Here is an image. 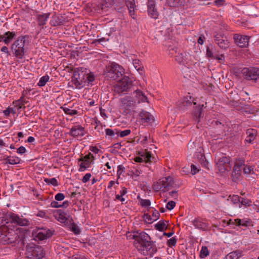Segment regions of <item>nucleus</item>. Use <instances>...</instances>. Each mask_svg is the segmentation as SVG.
<instances>
[{
    "instance_id": "obj_1",
    "label": "nucleus",
    "mask_w": 259,
    "mask_h": 259,
    "mask_svg": "<svg viewBox=\"0 0 259 259\" xmlns=\"http://www.w3.org/2000/svg\"><path fill=\"white\" fill-rule=\"evenodd\" d=\"M134 245L138 250L144 255H152L157 251V248L151 241L150 236L145 232H141L138 235H133Z\"/></svg>"
},
{
    "instance_id": "obj_2",
    "label": "nucleus",
    "mask_w": 259,
    "mask_h": 259,
    "mask_svg": "<svg viewBox=\"0 0 259 259\" xmlns=\"http://www.w3.org/2000/svg\"><path fill=\"white\" fill-rule=\"evenodd\" d=\"M19 238L18 233L14 230H9L4 225L0 226V243L3 244L15 243Z\"/></svg>"
},
{
    "instance_id": "obj_3",
    "label": "nucleus",
    "mask_w": 259,
    "mask_h": 259,
    "mask_svg": "<svg viewBox=\"0 0 259 259\" xmlns=\"http://www.w3.org/2000/svg\"><path fill=\"white\" fill-rule=\"evenodd\" d=\"M25 37L26 36H19L11 47L14 56L19 59H23L26 51L25 48Z\"/></svg>"
},
{
    "instance_id": "obj_4",
    "label": "nucleus",
    "mask_w": 259,
    "mask_h": 259,
    "mask_svg": "<svg viewBox=\"0 0 259 259\" xmlns=\"http://www.w3.org/2000/svg\"><path fill=\"white\" fill-rule=\"evenodd\" d=\"M124 73V69L121 66L115 62H112L107 68L105 75L108 78L117 80L121 77Z\"/></svg>"
},
{
    "instance_id": "obj_5",
    "label": "nucleus",
    "mask_w": 259,
    "mask_h": 259,
    "mask_svg": "<svg viewBox=\"0 0 259 259\" xmlns=\"http://www.w3.org/2000/svg\"><path fill=\"white\" fill-rule=\"evenodd\" d=\"M133 81L127 76H124L114 86V92L119 94L129 92L132 87Z\"/></svg>"
},
{
    "instance_id": "obj_6",
    "label": "nucleus",
    "mask_w": 259,
    "mask_h": 259,
    "mask_svg": "<svg viewBox=\"0 0 259 259\" xmlns=\"http://www.w3.org/2000/svg\"><path fill=\"white\" fill-rule=\"evenodd\" d=\"M216 167L221 175L226 174L231 168L230 158L226 156L218 157L216 161Z\"/></svg>"
},
{
    "instance_id": "obj_7",
    "label": "nucleus",
    "mask_w": 259,
    "mask_h": 259,
    "mask_svg": "<svg viewBox=\"0 0 259 259\" xmlns=\"http://www.w3.org/2000/svg\"><path fill=\"white\" fill-rule=\"evenodd\" d=\"M173 184L172 178L167 177L159 179L153 185V188L155 191H158L160 190L165 191L169 190L172 187Z\"/></svg>"
},
{
    "instance_id": "obj_8",
    "label": "nucleus",
    "mask_w": 259,
    "mask_h": 259,
    "mask_svg": "<svg viewBox=\"0 0 259 259\" xmlns=\"http://www.w3.org/2000/svg\"><path fill=\"white\" fill-rule=\"evenodd\" d=\"M28 256L31 259H41L45 255L43 248L38 245L32 244L27 246Z\"/></svg>"
},
{
    "instance_id": "obj_9",
    "label": "nucleus",
    "mask_w": 259,
    "mask_h": 259,
    "mask_svg": "<svg viewBox=\"0 0 259 259\" xmlns=\"http://www.w3.org/2000/svg\"><path fill=\"white\" fill-rule=\"evenodd\" d=\"M243 77L248 80H256L259 78V68H244L241 71Z\"/></svg>"
},
{
    "instance_id": "obj_10",
    "label": "nucleus",
    "mask_w": 259,
    "mask_h": 259,
    "mask_svg": "<svg viewBox=\"0 0 259 259\" xmlns=\"http://www.w3.org/2000/svg\"><path fill=\"white\" fill-rule=\"evenodd\" d=\"M214 41L222 50H227L230 46V43L227 36L224 34L216 33L214 35Z\"/></svg>"
},
{
    "instance_id": "obj_11",
    "label": "nucleus",
    "mask_w": 259,
    "mask_h": 259,
    "mask_svg": "<svg viewBox=\"0 0 259 259\" xmlns=\"http://www.w3.org/2000/svg\"><path fill=\"white\" fill-rule=\"evenodd\" d=\"M136 104V101L131 97H125L122 99L121 109L124 110L125 114L130 112Z\"/></svg>"
},
{
    "instance_id": "obj_12",
    "label": "nucleus",
    "mask_w": 259,
    "mask_h": 259,
    "mask_svg": "<svg viewBox=\"0 0 259 259\" xmlns=\"http://www.w3.org/2000/svg\"><path fill=\"white\" fill-rule=\"evenodd\" d=\"M235 43L240 48L246 47L248 45L249 37L246 35H242L238 34L234 35Z\"/></svg>"
},
{
    "instance_id": "obj_13",
    "label": "nucleus",
    "mask_w": 259,
    "mask_h": 259,
    "mask_svg": "<svg viewBox=\"0 0 259 259\" xmlns=\"http://www.w3.org/2000/svg\"><path fill=\"white\" fill-rule=\"evenodd\" d=\"M94 156L91 153L84 156L79 160L82 161V162L80 164V168L79 170L82 171L85 170L86 168L90 167L91 161L93 159Z\"/></svg>"
},
{
    "instance_id": "obj_14",
    "label": "nucleus",
    "mask_w": 259,
    "mask_h": 259,
    "mask_svg": "<svg viewBox=\"0 0 259 259\" xmlns=\"http://www.w3.org/2000/svg\"><path fill=\"white\" fill-rule=\"evenodd\" d=\"M156 4L154 1H148L147 7L149 15L152 18L157 19L159 16L158 12L155 8Z\"/></svg>"
},
{
    "instance_id": "obj_15",
    "label": "nucleus",
    "mask_w": 259,
    "mask_h": 259,
    "mask_svg": "<svg viewBox=\"0 0 259 259\" xmlns=\"http://www.w3.org/2000/svg\"><path fill=\"white\" fill-rule=\"evenodd\" d=\"M53 232L50 229H39L37 231L36 237L39 240H43L52 236Z\"/></svg>"
},
{
    "instance_id": "obj_16",
    "label": "nucleus",
    "mask_w": 259,
    "mask_h": 259,
    "mask_svg": "<svg viewBox=\"0 0 259 259\" xmlns=\"http://www.w3.org/2000/svg\"><path fill=\"white\" fill-rule=\"evenodd\" d=\"M196 156L202 165L206 168L208 167V162L204 156V151L203 147H199L196 152Z\"/></svg>"
},
{
    "instance_id": "obj_17",
    "label": "nucleus",
    "mask_w": 259,
    "mask_h": 259,
    "mask_svg": "<svg viewBox=\"0 0 259 259\" xmlns=\"http://www.w3.org/2000/svg\"><path fill=\"white\" fill-rule=\"evenodd\" d=\"M84 128L80 125H76L72 126L69 131V135L72 137H82L84 135Z\"/></svg>"
},
{
    "instance_id": "obj_18",
    "label": "nucleus",
    "mask_w": 259,
    "mask_h": 259,
    "mask_svg": "<svg viewBox=\"0 0 259 259\" xmlns=\"http://www.w3.org/2000/svg\"><path fill=\"white\" fill-rule=\"evenodd\" d=\"M214 126L216 132L219 135H226V133L229 131V127L228 124L218 120L215 121Z\"/></svg>"
},
{
    "instance_id": "obj_19",
    "label": "nucleus",
    "mask_w": 259,
    "mask_h": 259,
    "mask_svg": "<svg viewBox=\"0 0 259 259\" xmlns=\"http://www.w3.org/2000/svg\"><path fill=\"white\" fill-rule=\"evenodd\" d=\"M192 103L196 105V103L194 101L192 102L191 97H187L183 99L182 101L179 104V108L180 110L184 111L187 108L191 107Z\"/></svg>"
},
{
    "instance_id": "obj_20",
    "label": "nucleus",
    "mask_w": 259,
    "mask_h": 259,
    "mask_svg": "<svg viewBox=\"0 0 259 259\" xmlns=\"http://www.w3.org/2000/svg\"><path fill=\"white\" fill-rule=\"evenodd\" d=\"M140 116L143 123H151L154 120L153 116L146 111H142L140 113Z\"/></svg>"
},
{
    "instance_id": "obj_21",
    "label": "nucleus",
    "mask_w": 259,
    "mask_h": 259,
    "mask_svg": "<svg viewBox=\"0 0 259 259\" xmlns=\"http://www.w3.org/2000/svg\"><path fill=\"white\" fill-rule=\"evenodd\" d=\"M141 157H137L135 158L134 160L137 162H141L145 161L148 162L150 161L151 157V154L148 152H139L138 153Z\"/></svg>"
},
{
    "instance_id": "obj_22",
    "label": "nucleus",
    "mask_w": 259,
    "mask_h": 259,
    "mask_svg": "<svg viewBox=\"0 0 259 259\" xmlns=\"http://www.w3.org/2000/svg\"><path fill=\"white\" fill-rule=\"evenodd\" d=\"M133 96L135 98L138 103L148 102L147 97L141 90H136L134 91Z\"/></svg>"
},
{
    "instance_id": "obj_23",
    "label": "nucleus",
    "mask_w": 259,
    "mask_h": 259,
    "mask_svg": "<svg viewBox=\"0 0 259 259\" xmlns=\"http://www.w3.org/2000/svg\"><path fill=\"white\" fill-rule=\"evenodd\" d=\"M246 134L247 135L245 141L248 144H252V142L255 139L257 136V131L253 128L247 129L246 131Z\"/></svg>"
},
{
    "instance_id": "obj_24",
    "label": "nucleus",
    "mask_w": 259,
    "mask_h": 259,
    "mask_svg": "<svg viewBox=\"0 0 259 259\" xmlns=\"http://www.w3.org/2000/svg\"><path fill=\"white\" fill-rule=\"evenodd\" d=\"M64 23V18L63 16H58L56 15H53L51 20H50V24L52 26H57L63 25Z\"/></svg>"
},
{
    "instance_id": "obj_25",
    "label": "nucleus",
    "mask_w": 259,
    "mask_h": 259,
    "mask_svg": "<svg viewBox=\"0 0 259 259\" xmlns=\"http://www.w3.org/2000/svg\"><path fill=\"white\" fill-rule=\"evenodd\" d=\"M50 15V13L37 15L36 19L38 25L40 26H43L45 25L46 24Z\"/></svg>"
},
{
    "instance_id": "obj_26",
    "label": "nucleus",
    "mask_w": 259,
    "mask_h": 259,
    "mask_svg": "<svg viewBox=\"0 0 259 259\" xmlns=\"http://www.w3.org/2000/svg\"><path fill=\"white\" fill-rule=\"evenodd\" d=\"M16 36V32L14 31H7L3 34V42L6 45H8Z\"/></svg>"
},
{
    "instance_id": "obj_27",
    "label": "nucleus",
    "mask_w": 259,
    "mask_h": 259,
    "mask_svg": "<svg viewBox=\"0 0 259 259\" xmlns=\"http://www.w3.org/2000/svg\"><path fill=\"white\" fill-rule=\"evenodd\" d=\"M125 4L129 11L130 16L135 15V8L136 7L135 0H125Z\"/></svg>"
},
{
    "instance_id": "obj_28",
    "label": "nucleus",
    "mask_w": 259,
    "mask_h": 259,
    "mask_svg": "<svg viewBox=\"0 0 259 259\" xmlns=\"http://www.w3.org/2000/svg\"><path fill=\"white\" fill-rule=\"evenodd\" d=\"M11 219L13 222L17 223L20 226L27 225L28 222L26 219L20 218L19 217L15 214H13L11 215Z\"/></svg>"
},
{
    "instance_id": "obj_29",
    "label": "nucleus",
    "mask_w": 259,
    "mask_h": 259,
    "mask_svg": "<svg viewBox=\"0 0 259 259\" xmlns=\"http://www.w3.org/2000/svg\"><path fill=\"white\" fill-rule=\"evenodd\" d=\"M193 225L198 229L202 230H206L208 229V225L204 222H201L198 219H195L193 221Z\"/></svg>"
},
{
    "instance_id": "obj_30",
    "label": "nucleus",
    "mask_w": 259,
    "mask_h": 259,
    "mask_svg": "<svg viewBox=\"0 0 259 259\" xmlns=\"http://www.w3.org/2000/svg\"><path fill=\"white\" fill-rule=\"evenodd\" d=\"M241 172V168L238 166H234L233 169L232 174V180L233 181L236 182L239 180Z\"/></svg>"
},
{
    "instance_id": "obj_31",
    "label": "nucleus",
    "mask_w": 259,
    "mask_h": 259,
    "mask_svg": "<svg viewBox=\"0 0 259 259\" xmlns=\"http://www.w3.org/2000/svg\"><path fill=\"white\" fill-rule=\"evenodd\" d=\"M25 102L24 97H22L20 99L13 102L14 108L16 109V111L19 110L22 108H25L24 106Z\"/></svg>"
},
{
    "instance_id": "obj_32",
    "label": "nucleus",
    "mask_w": 259,
    "mask_h": 259,
    "mask_svg": "<svg viewBox=\"0 0 259 259\" xmlns=\"http://www.w3.org/2000/svg\"><path fill=\"white\" fill-rule=\"evenodd\" d=\"M56 219L61 223L65 222L67 219L65 217V213L61 210H58L55 212L54 214Z\"/></svg>"
},
{
    "instance_id": "obj_33",
    "label": "nucleus",
    "mask_w": 259,
    "mask_h": 259,
    "mask_svg": "<svg viewBox=\"0 0 259 259\" xmlns=\"http://www.w3.org/2000/svg\"><path fill=\"white\" fill-rule=\"evenodd\" d=\"M242 255V251L239 250L233 251L226 256L225 259H238Z\"/></svg>"
},
{
    "instance_id": "obj_34",
    "label": "nucleus",
    "mask_w": 259,
    "mask_h": 259,
    "mask_svg": "<svg viewBox=\"0 0 259 259\" xmlns=\"http://www.w3.org/2000/svg\"><path fill=\"white\" fill-rule=\"evenodd\" d=\"M133 65L136 69L139 72L143 71V66H142L141 61L138 59H135L133 62Z\"/></svg>"
},
{
    "instance_id": "obj_35",
    "label": "nucleus",
    "mask_w": 259,
    "mask_h": 259,
    "mask_svg": "<svg viewBox=\"0 0 259 259\" xmlns=\"http://www.w3.org/2000/svg\"><path fill=\"white\" fill-rule=\"evenodd\" d=\"M203 107V105H199L195 109L194 116L196 118V120L198 119L201 117Z\"/></svg>"
},
{
    "instance_id": "obj_36",
    "label": "nucleus",
    "mask_w": 259,
    "mask_h": 259,
    "mask_svg": "<svg viewBox=\"0 0 259 259\" xmlns=\"http://www.w3.org/2000/svg\"><path fill=\"white\" fill-rule=\"evenodd\" d=\"M155 228L159 231H163L166 229L167 226L163 221H160L155 225Z\"/></svg>"
},
{
    "instance_id": "obj_37",
    "label": "nucleus",
    "mask_w": 259,
    "mask_h": 259,
    "mask_svg": "<svg viewBox=\"0 0 259 259\" xmlns=\"http://www.w3.org/2000/svg\"><path fill=\"white\" fill-rule=\"evenodd\" d=\"M49 78H50V77L48 75L42 76L40 78L38 82L37 83V85L39 87L45 86L46 85V83L49 81Z\"/></svg>"
},
{
    "instance_id": "obj_38",
    "label": "nucleus",
    "mask_w": 259,
    "mask_h": 259,
    "mask_svg": "<svg viewBox=\"0 0 259 259\" xmlns=\"http://www.w3.org/2000/svg\"><path fill=\"white\" fill-rule=\"evenodd\" d=\"M131 133V131L130 130H125L124 131H118L116 130V134L117 136H120V137H124L130 134Z\"/></svg>"
},
{
    "instance_id": "obj_39",
    "label": "nucleus",
    "mask_w": 259,
    "mask_h": 259,
    "mask_svg": "<svg viewBox=\"0 0 259 259\" xmlns=\"http://www.w3.org/2000/svg\"><path fill=\"white\" fill-rule=\"evenodd\" d=\"M16 109L14 107H9L6 110L3 111V113L5 116H9L10 113L15 114L16 113Z\"/></svg>"
},
{
    "instance_id": "obj_40",
    "label": "nucleus",
    "mask_w": 259,
    "mask_h": 259,
    "mask_svg": "<svg viewBox=\"0 0 259 259\" xmlns=\"http://www.w3.org/2000/svg\"><path fill=\"white\" fill-rule=\"evenodd\" d=\"M20 160L18 158L8 157L6 159V163L15 164L19 163Z\"/></svg>"
},
{
    "instance_id": "obj_41",
    "label": "nucleus",
    "mask_w": 259,
    "mask_h": 259,
    "mask_svg": "<svg viewBox=\"0 0 259 259\" xmlns=\"http://www.w3.org/2000/svg\"><path fill=\"white\" fill-rule=\"evenodd\" d=\"M214 47L212 45L210 46V47H208L206 49V55L209 58H215V56L213 55V50Z\"/></svg>"
},
{
    "instance_id": "obj_42",
    "label": "nucleus",
    "mask_w": 259,
    "mask_h": 259,
    "mask_svg": "<svg viewBox=\"0 0 259 259\" xmlns=\"http://www.w3.org/2000/svg\"><path fill=\"white\" fill-rule=\"evenodd\" d=\"M209 255V251L206 246H202L200 251V256L201 258H204Z\"/></svg>"
},
{
    "instance_id": "obj_43",
    "label": "nucleus",
    "mask_w": 259,
    "mask_h": 259,
    "mask_svg": "<svg viewBox=\"0 0 259 259\" xmlns=\"http://www.w3.org/2000/svg\"><path fill=\"white\" fill-rule=\"evenodd\" d=\"M45 181L48 184H52L53 186H57L58 185V181L56 178H53L52 179H47L46 178L45 179Z\"/></svg>"
},
{
    "instance_id": "obj_44",
    "label": "nucleus",
    "mask_w": 259,
    "mask_h": 259,
    "mask_svg": "<svg viewBox=\"0 0 259 259\" xmlns=\"http://www.w3.org/2000/svg\"><path fill=\"white\" fill-rule=\"evenodd\" d=\"M253 167L250 165H246L243 167V171L245 174L253 173Z\"/></svg>"
},
{
    "instance_id": "obj_45",
    "label": "nucleus",
    "mask_w": 259,
    "mask_h": 259,
    "mask_svg": "<svg viewBox=\"0 0 259 259\" xmlns=\"http://www.w3.org/2000/svg\"><path fill=\"white\" fill-rule=\"evenodd\" d=\"M81 76H83L84 74H83V72L80 73V72L78 70H74L73 73V78L74 79H81Z\"/></svg>"
},
{
    "instance_id": "obj_46",
    "label": "nucleus",
    "mask_w": 259,
    "mask_h": 259,
    "mask_svg": "<svg viewBox=\"0 0 259 259\" xmlns=\"http://www.w3.org/2000/svg\"><path fill=\"white\" fill-rule=\"evenodd\" d=\"M105 132H106V136H109L111 137L116 138L115 135L116 134V133L114 130L110 129V128H107L105 130Z\"/></svg>"
},
{
    "instance_id": "obj_47",
    "label": "nucleus",
    "mask_w": 259,
    "mask_h": 259,
    "mask_svg": "<svg viewBox=\"0 0 259 259\" xmlns=\"http://www.w3.org/2000/svg\"><path fill=\"white\" fill-rule=\"evenodd\" d=\"M87 80L88 83H92L95 80V76L93 73L91 72L86 75Z\"/></svg>"
},
{
    "instance_id": "obj_48",
    "label": "nucleus",
    "mask_w": 259,
    "mask_h": 259,
    "mask_svg": "<svg viewBox=\"0 0 259 259\" xmlns=\"http://www.w3.org/2000/svg\"><path fill=\"white\" fill-rule=\"evenodd\" d=\"M177 240L176 237H172L167 241V245L169 247L175 246Z\"/></svg>"
},
{
    "instance_id": "obj_49",
    "label": "nucleus",
    "mask_w": 259,
    "mask_h": 259,
    "mask_svg": "<svg viewBox=\"0 0 259 259\" xmlns=\"http://www.w3.org/2000/svg\"><path fill=\"white\" fill-rule=\"evenodd\" d=\"M231 200L233 203L238 204L240 202L241 198L238 195H234L232 197Z\"/></svg>"
},
{
    "instance_id": "obj_50",
    "label": "nucleus",
    "mask_w": 259,
    "mask_h": 259,
    "mask_svg": "<svg viewBox=\"0 0 259 259\" xmlns=\"http://www.w3.org/2000/svg\"><path fill=\"white\" fill-rule=\"evenodd\" d=\"M252 222L250 220H249V219L242 220V226L248 227V226H252Z\"/></svg>"
},
{
    "instance_id": "obj_51",
    "label": "nucleus",
    "mask_w": 259,
    "mask_h": 259,
    "mask_svg": "<svg viewBox=\"0 0 259 259\" xmlns=\"http://www.w3.org/2000/svg\"><path fill=\"white\" fill-rule=\"evenodd\" d=\"M141 205L144 207H148L150 205V201L148 199H141L140 201Z\"/></svg>"
},
{
    "instance_id": "obj_52",
    "label": "nucleus",
    "mask_w": 259,
    "mask_h": 259,
    "mask_svg": "<svg viewBox=\"0 0 259 259\" xmlns=\"http://www.w3.org/2000/svg\"><path fill=\"white\" fill-rule=\"evenodd\" d=\"M176 206V202L174 201H169L166 204V208L169 210H172Z\"/></svg>"
},
{
    "instance_id": "obj_53",
    "label": "nucleus",
    "mask_w": 259,
    "mask_h": 259,
    "mask_svg": "<svg viewBox=\"0 0 259 259\" xmlns=\"http://www.w3.org/2000/svg\"><path fill=\"white\" fill-rule=\"evenodd\" d=\"M72 82L74 83L76 87H79L82 84V80L80 79H72Z\"/></svg>"
},
{
    "instance_id": "obj_54",
    "label": "nucleus",
    "mask_w": 259,
    "mask_h": 259,
    "mask_svg": "<svg viewBox=\"0 0 259 259\" xmlns=\"http://www.w3.org/2000/svg\"><path fill=\"white\" fill-rule=\"evenodd\" d=\"M55 198L57 201H61L64 199L65 196L63 193H59L56 195Z\"/></svg>"
},
{
    "instance_id": "obj_55",
    "label": "nucleus",
    "mask_w": 259,
    "mask_h": 259,
    "mask_svg": "<svg viewBox=\"0 0 259 259\" xmlns=\"http://www.w3.org/2000/svg\"><path fill=\"white\" fill-rule=\"evenodd\" d=\"M91 177V174L90 173L84 175V176L83 177V179L82 180V181L83 183H85L88 182L90 180V179Z\"/></svg>"
},
{
    "instance_id": "obj_56",
    "label": "nucleus",
    "mask_w": 259,
    "mask_h": 259,
    "mask_svg": "<svg viewBox=\"0 0 259 259\" xmlns=\"http://www.w3.org/2000/svg\"><path fill=\"white\" fill-rule=\"evenodd\" d=\"M243 165H244V160L242 159H238L236 160L234 166H238L242 169Z\"/></svg>"
},
{
    "instance_id": "obj_57",
    "label": "nucleus",
    "mask_w": 259,
    "mask_h": 259,
    "mask_svg": "<svg viewBox=\"0 0 259 259\" xmlns=\"http://www.w3.org/2000/svg\"><path fill=\"white\" fill-rule=\"evenodd\" d=\"M145 219L146 222L149 224L152 223L154 221L152 217L148 214H145Z\"/></svg>"
},
{
    "instance_id": "obj_58",
    "label": "nucleus",
    "mask_w": 259,
    "mask_h": 259,
    "mask_svg": "<svg viewBox=\"0 0 259 259\" xmlns=\"http://www.w3.org/2000/svg\"><path fill=\"white\" fill-rule=\"evenodd\" d=\"M117 168V174L118 177H119V176L121 175L123 172H124V168L122 166V165H119L118 166Z\"/></svg>"
},
{
    "instance_id": "obj_59",
    "label": "nucleus",
    "mask_w": 259,
    "mask_h": 259,
    "mask_svg": "<svg viewBox=\"0 0 259 259\" xmlns=\"http://www.w3.org/2000/svg\"><path fill=\"white\" fill-rule=\"evenodd\" d=\"M191 167V173L192 175H195L199 171V169L194 164H192Z\"/></svg>"
},
{
    "instance_id": "obj_60",
    "label": "nucleus",
    "mask_w": 259,
    "mask_h": 259,
    "mask_svg": "<svg viewBox=\"0 0 259 259\" xmlns=\"http://www.w3.org/2000/svg\"><path fill=\"white\" fill-rule=\"evenodd\" d=\"M24 141H25V142H28L30 144H34L33 142L35 141V138L33 137L30 136V137H28L27 139H25Z\"/></svg>"
},
{
    "instance_id": "obj_61",
    "label": "nucleus",
    "mask_w": 259,
    "mask_h": 259,
    "mask_svg": "<svg viewBox=\"0 0 259 259\" xmlns=\"http://www.w3.org/2000/svg\"><path fill=\"white\" fill-rule=\"evenodd\" d=\"M159 213L158 211L155 210L152 214L153 221L157 220L159 217Z\"/></svg>"
},
{
    "instance_id": "obj_62",
    "label": "nucleus",
    "mask_w": 259,
    "mask_h": 259,
    "mask_svg": "<svg viewBox=\"0 0 259 259\" xmlns=\"http://www.w3.org/2000/svg\"><path fill=\"white\" fill-rule=\"evenodd\" d=\"M205 39L204 36L202 34L200 35L198 39V43L200 45H202Z\"/></svg>"
},
{
    "instance_id": "obj_63",
    "label": "nucleus",
    "mask_w": 259,
    "mask_h": 259,
    "mask_svg": "<svg viewBox=\"0 0 259 259\" xmlns=\"http://www.w3.org/2000/svg\"><path fill=\"white\" fill-rule=\"evenodd\" d=\"M232 224L236 226H242V220L239 219H235L232 222Z\"/></svg>"
},
{
    "instance_id": "obj_64",
    "label": "nucleus",
    "mask_w": 259,
    "mask_h": 259,
    "mask_svg": "<svg viewBox=\"0 0 259 259\" xmlns=\"http://www.w3.org/2000/svg\"><path fill=\"white\" fill-rule=\"evenodd\" d=\"M51 206L52 207L58 208L61 207V205L59 204L58 202L55 201H52L51 203Z\"/></svg>"
}]
</instances>
